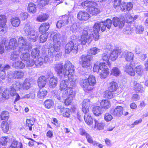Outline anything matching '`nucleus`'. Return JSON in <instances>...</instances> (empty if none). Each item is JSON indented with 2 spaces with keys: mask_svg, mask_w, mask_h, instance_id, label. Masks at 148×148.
Listing matches in <instances>:
<instances>
[{
  "mask_svg": "<svg viewBox=\"0 0 148 148\" xmlns=\"http://www.w3.org/2000/svg\"><path fill=\"white\" fill-rule=\"evenodd\" d=\"M101 28L98 24H95L93 28V30L89 29L84 30L81 38V42L82 44L85 45L86 43H90L92 40V36L95 41L99 39V32Z\"/></svg>",
  "mask_w": 148,
  "mask_h": 148,
  "instance_id": "obj_1",
  "label": "nucleus"
},
{
  "mask_svg": "<svg viewBox=\"0 0 148 148\" xmlns=\"http://www.w3.org/2000/svg\"><path fill=\"white\" fill-rule=\"evenodd\" d=\"M63 66L61 64H58L56 65L55 70L58 76L64 78V77L66 78L69 75H74V66L69 61H66L64 65V68Z\"/></svg>",
  "mask_w": 148,
  "mask_h": 148,
  "instance_id": "obj_2",
  "label": "nucleus"
},
{
  "mask_svg": "<svg viewBox=\"0 0 148 148\" xmlns=\"http://www.w3.org/2000/svg\"><path fill=\"white\" fill-rule=\"evenodd\" d=\"M61 36L59 33L55 34L53 37V45L49 44L48 46V54L51 57H53L55 55V52L60 50L61 46Z\"/></svg>",
  "mask_w": 148,
  "mask_h": 148,
  "instance_id": "obj_3",
  "label": "nucleus"
},
{
  "mask_svg": "<svg viewBox=\"0 0 148 148\" xmlns=\"http://www.w3.org/2000/svg\"><path fill=\"white\" fill-rule=\"evenodd\" d=\"M68 80H64L62 81L60 83L59 89L60 90H64L66 89V90L68 89V92H69L70 90H73V89L76 86V79L74 78L73 75H69L67 76Z\"/></svg>",
  "mask_w": 148,
  "mask_h": 148,
  "instance_id": "obj_4",
  "label": "nucleus"
},
{
  "mask_svg": "<svg viewBox=\"0 0 148 148\" xmlns=\"http://www.w3.org/2000/svg\"><path fill=\"white\" fill-rule=\"evenodd\" d=\"M109 65L106 64L104 62L95 63L93 67V71L94 72H98L101 70L100 77L102 78H106L109 73V71L108 68Z\"/></svg>",
  "mask_w": 148,
  "mask_h": 148,
  "instance_id": "obj_5",
  "label": "nucleus"
},
{
  "mask_svg": "<svg viewBox=\"0 0 148 148\" xmlns=\"http://www.w3.org/2000/svg\"><path fill=\"white\" fill-rule=\"evenodd\" d=\"M24 31L27 36V38L30 41L35 42L37 39L38 36L33 27L29 23H26L24 28Z\"/></svg>",
  "mask_w": 148,
  "mask_h": 148,
  "instance_id": "obj_6",
  "label": "nucleus"
},
{
  "mask_svg": "<svg viewBox=\"0 0 148 148\" xmlns=\"http://www.w3.org/2000/svg\"><path fill=\"white\" fill-rule=\"evenodd\" d=\"M121 0H114V7L119 12L120 10L125 12L131 10L133 7L132 3H124L120 4Z\"/></svg>",
  "mask_w": 148,
  "mask_h": 148,
  "instance_id": "obj_7",
  "label": "nucleus"
},
{
  "mask_svg": "<svg viewBox=\"0 0 148 148\" xmlns=\"http://www.w3.org/2000/svg\"><path fill=\"white\" fill-rule=\"evenodd\" d=\"M96 83L95 77L92 75L89 76L87 79H83L82 86L83 88L90 90Z\"/></svg>",
  "mask_w": 148,
  "mask_h": 148,
  "instance_id": "obj_8",
  "label": "nucleus"
},
{
  "mask_svg": "<svg viewBox=\"0 0 148 148\" xmlns=\"http://www.w3.org/2000/svg\"><path fill=\"white\" fill-rule=\"evenodd\" d=\"M17 43L20 51H29L32 48L31 45L27 43V40L23 37L18 38Z\"/></svg>",
  "mask_w": 148,
  "mask_h": 148,
  "instance_id": "obj_9",
  "label": "nucleus"
},
{
  "mask_svg": "<svg viewBox=\"0 0 148 148\" xmlns=\"http://www.w3.org/2000/svg\"><path fill=\"white\" fill-rule=\"evenodd\" d=\"M69 89L70 88L66 90H65L62 94V97L64 98L67 97L66 99H65L64 101V104L66 106L70 104L73 99V97L75 95V93L73 90H70L69 92H68V90H69Z\"/></svg>",
  "mask_w": 148,
  "mask_h": 148,
  "instance_id": "obj_10",
  "label": "nucleus"
},
{
  "mask_svg": "<svg viewBox=\"0 0 148 148\" xmlns=\"http://www.w3.org/2000/svg\"><path fill=\"white\" fill-rule=\"evenodd\" d=\"M77 46V44H74L73 41H70L67 43L65 46V53H69L71 51L74 54H76L78 51Z\"/></svg>",
  "mask_w": 148,
  "mask_h": 148,
  "instance_id": "obj_11",
  "label": "nucleus"
},
{
  "mask_svg": "<svg viewBox=\"0 0 148 148\" xmlns=\"http://www.w3.org/2000/svg\"><path fill=\"white\" fill-rule=\"evenodd\" d=\"M93 56L92 55H82L81 57L82 67H87L90 65V61L92 60Z\"/></svg>",
  "mask_w": 148,
  "mask_h": 148,
  "instance_id": "obj_12",
  "label": "nucleus"
},
{
  "mask_svg": "<svg viewBox=\"0 0 148 148\" xmlns=\"http://www.w3.org/2000/svg\"><path fill=\"white\" fill-rule=\"evenodd\" d=\"M42 56V57H40L34 61V64L37 67H40L43 64V62H47L49 59V57L46 53H43Z\"/></svg>",
  "mask_w": 148,
  "mask_h": 148,
  "instance_id": "obj_13",
  "label": "nucleus"
},
{
  "mask_svg": "<svg viewBox=\"0 0 148 148\" xmlns=\"http://www.w3.org/2000/svg\"><path fill=\"white\" fill-rule=\"evenodd\" d=\"M96 24H98L102 32H103L106 30V27L109 29L110 28L112 24V21L111 20L107 19L105 22L102 21L99 23H96Z\"/></svg>",
  "mask_w": 148,
  "mask_h": 148,
  "instance_id": "obj_14",
  "label": "nucleus"
},
{
  "mask_svg": "<svg viewBox=\"0 0 148 148\" xmlns=\"http://www.w3.org/2000/svg\"><path fill=\"white\" fill-rule=\"evenodd\" d=\"M73 18H69L68 16H64L62 20L58 21L56 24L57 27L60 28L66 25L69 21H71Z\"/></svg>",
  "mask_w": 148,
  "mask_h": 148,
  "instance_id": "obj_15",
  "label": "nucleus"
},
{
  "mask_svg": "<svg viewBox=\"0 0 148 148\" xmlns=\"http://www.w3.org/2000/svg\"><path fill=\"white\" fill-rule=\"evenodd\" d=\"M6 22L5 16L4 15H0V35L4 34L6 32L5 25Z\"/></svg>",
  "mask_w": 148,
  "mask_h": 148,
  "instance_id": "obj_16",
  "label": "nucleus"
},
{
  "mask_svg": "<svg viewBox=\"0 0 148 148\" xmlns=\"http://www.w3.org/2000/svg\"><path fill=\"white\" fill-rule=\"evenodd\" d=\"M110 113L116 117H120L123 114V108L121 106H118L114 110H111Z\"/></svg>",
  "mask_w": 148,
  "mask_h": 148,
  "instance_id": "obj_17",
  "label": "nucleus"
},
{
  "mask_svg": "<svg viewBox=\"0 0 148 148\" xmlns=\"http://www.w3.org/2000/svg\"><path fill=\"white\" fill-rule=\"evenodd\" d=\"M121 52V51L119 49L112 50V49L109 50L108 53L109 54V58L112 60H116L118 57L119 54Z\"/></svg>",
  "mask_w": 148,
  "mask_h": 148,
  "instance_id": "obj_18",
  "label": "nucleus"
},
{
  "mask_svg": "<svg viewBox=\"0 0 148 148\" xmlns=\"http://www.w3.org/2000/svg\"><path fill=\"white\" fill-rule=\"evenodd\" d=\"M112 23L115 27L118 26L119 28H122L124 25V22L122 21L121 17L120 20L118 17H115L113 18Z\"/></svg>",
  "mask_w": 148,
  "mask_h": 148,
  "instance_id": "obj_19",
  "label": "nucleus"
},
{
  "mask_svg": "<svg viewBox=\"0 0 148 148\" xmlns=\"http://www.w3.org/2000/svg\"><path fill=\"white\" fill-rule=\"evenodd\" d=\"M90 105L89 100L86 99L83 101L82 105V110L83 112L86 114H88V112L89 111Z\"/></svg>",
  "mask_w": 148,
  "mask_h": 148,
  "instance_id": "obj_20",
  "label": "nucleus"
},
{
  "mask_svg": "<svg viewBox=\"0 0 148 148\" xmlns=\"http://www.w3.org/2000/svg\"><path fill=\"white\" fill-rule=\"evenodd\" d=\"M90 15L85 11H81L79 12L77 14V18L81 20L86 21L90 17Z\"/></svg>",
  "mask_w": 148,
  "mask_h": 148,
  "instance_id": "obj_21",
  "label": "nucleus"
},
{
  "mask_svg": "<svg viewBox=\"0 0 148 148\" xmlns=\"http://www.w3.org/2000/svg\"><path fill=\"white\" fill-rule=\"evenodd\" d=\"M96 5V3L88 0L84 1L82 3V5L83 8L88 10L90 8H91L93 6H95Z\"/></svg>",
  "mask_w": 148,
  "mask_h": 148,
  "instance_id": "obj_22",
  "label": "nucleus"
},
{
  "mask_svg": "<svg viewBox=\"0 0 148 148\" xmlns=\"http://www.w3.org/2000/svg\"><path fill=\"white\" fill-rule=\"evenodd\" d=\"M125 71L131 76H134L135 73L131 66V63L127 64L125 67Z\"/></svg>",
  "mask_w": 148,
  "mask_h": 148,
  "instance_id": "obj_23",
  "label": "nucleus"
},
{
  "mask_svg": "<svg viewBox=\"0 0 148 148\" xmlns=\"http://www.w3.org/2000/svg\"><path fill=\"white\" fill-rule=\"evenodd\" d=\"M47 82L46 77L43 76H40L38 78V83L39 86L40 88L44 87Z\"/></svg>",
  "mask_w": 148,
  "mask_h": 148,
  "instance_id": "obj_24",
  "label": "nucleus"
},
{
  "mask_svg": "<svg viewBox=\"0 0 148 148\" xmlns=\"http://www.w3.org/2000/svg\"><path fill=\"white\" fill-rule=\"evenodd\" d=\"M7 47L8 48L11 49H15L18 47V43L15 38H12L10 39L9 42V45Z\"/></svg>",
  "mask_w": 148,
  "mask_h": 148,
  "instance_id": "obj_25",
  "label": "nucleus"
},
{
  "mask_svg": "<svg viewBox=\"0 0 148 148\" xmlns=\"http://www.w3.org/2000/svg\"><path fill=\"white\" fill-rule=\"evenodd\" d=\"M9 91L10 94L11 96L14 97L15 96V101H17L20 100V96L16 93L15 89L13 86L9 89Z\"/></svg>",
  "mask_w": 148,
  "mask_h": 148,
  "instance_id": "obj_26",
  "label": "nucleus"
},
{
  "mask_svg": "<svg viewBox=\"0 0 148 148\" xmlns=\"http://www.w3.org/2000/svg\"><path fill=\"white\" fill-rule=\"evenodd\" d=\"M58 84L57 78L55 77H51L49 80V86L50 88H54L57 86Z\"/></svg>",
  "mask_w": 148,
  "mask_h": 148,
  "instance_id": "obj_27",
  "label": "nucleus"
},
{
  "mask_svg": "<svg viewBox=\"0 0 148 148\" xmlns=\"http://www.w3.org/2000/svg\"><path fill=\"white\" fill-rule=\"evenodd\" d=\"M8 43L7 38H4L1 42H0V54H2L4 51V46L5 48L8 49L6 44Z\"/></svg>",
  "mask_w": 148,
  "mask_h": 148,
  "instance_id": "obj_28",
  "label": "nucleus"
},
{
  "mask_svg": "<svg viewBox=\"0 0 148 148\" xmlns=\"http://www.w3.org/2000/svg\"><path fill=\"white\" fill-rule=\"evenodd\" d=\"M49 25L48 23H42L39 28V32L42 33L46 32L49 29Z\"/></svg>",
  "mask_w": 148,
  "mask_h": 148,
  "instance_id": "obj_29",
  "label": "nucleus"
},
{
  "mask_svg": "<svg viewBox=\"0 0 148 148\" xmlns=\"http://www.w3.org/2000/svg\"><path fill=\"white\" fill-rule=\"evenodd\" d=\"M125 16H121V17L122 21L124 22H126L127 23H131L133 21V17L129 13H127L125 14Z\"/></svg>",
  "mask_w": 148,
  "mask_h": 148,
  "instance_id": "obj_30",
  "label": "nucleus"
},
{
  "mask_svg": "<svg viewBox=\"0 0 148 148\" xmlns=\"http://www.w3.org/2000/svg\"><path fill=\"white\" fill-rule=\"evenodd\" d=\"M12 75V77L15 79H21L23 77L24 73L22 71H15L13 72Z\"/></svg>",
  "mask_w": 148,
  "mask_h": 148,
  "instance_id": "obj_31",
  "label": "nucleus"
},
{
  "mask_svg": "<svg viewBox=\"0 0 148 148\" xmlns=\"http://www.w3.org/2000/svg\"><path fill=\"white\" fill-rule=\"evenodd\" d=\"M103 112V109L99 106H97L94 107L93 109V114L98 116L102 114Z\"/></svg>",
  "mask_w": 148,
  "mask_h": 148,
  "instance_id": "obj_32",
  "label": "nucleus"
},
{
  "mask_svg": "<svg viewBox=\"0 0 148 148\" xmlns=\"http://www.w3.org/2000/svg\"><path fill=\"white\" fill-rule=\"evenodd\" d=\"M22 52V51H20L19 49L18 51H14L12 52L10 55L11 60L14 61L18 59L19 57V54Z\"/></svg>",
  "mask_w": 148,
  "mask_h": 148,
  "instance_id": "obj_33",
  "label": "nucleus"
},
{
  "mask_svg": "<svg viewBox=\"0 0 148 148\" xmlns=\"http://www.w3.org/2000/svg\"><path fill=\"white\" fill-rule=\"evenodd\" d=\"M28 51H22L21 54V55L20 58L23 61H27L30 58V54L27 52Z\"/></svg>",
  "mask_w": 148,
  "mask_h": 148,
  "instance_id": "obj_34",
  "label": "nucleus"
},
{
  "mask_svg": "<svg viewBox=\"0 0 148 148\" xmlns=\"http://www.w3.org/2000/svg\"><path fill=\"white\" fill-rule=\"evenodd\" d=\"M134 88L135 89L136 92L138 93L139 92H142L143 91V86L139 83H137L136 82H134Z\"/></svg>",
  "mask_w": 148,
  "mask_h": 148,
  "instance_id": "obj_35",
  "label": "nucleus"
},
{
  "mask_svg": "<svg viewBox=\"0 0 148 148\" xmlns=\"http://www.w3.org/2000/svg\"><path fill=\"white\" fill-rule=\"evenodd\" d=\"M9 125L8 123L5 121H3L1 123V127L4 133H6L9 130Z\"/></svg>",
  "mask_w": 148,
  "mask_h": 148,
  "instance_id": "obj_36",
  "label": "nucleus"
},
{
  "mask_svg": "<svg viewBox=\"0 0 148 148\" xmlns=\"http://www.w3.org/2000/svg\"><path fill=\"white\" fill-rule=\"evenodd\" d=\"M47 92L44 88H40L38 91L37 97L40 99L43 98L47 94Z\"/></svg>",
  "mask_w": 148,
  "mask_h": 148,
  "instance_id": "obj_37",
  "label": "nucleus"
},
{
  "mask_svg": "<svg viewBox=\"0 0 148 148\" xmlns=\"http://www.w3.org/2000/svg\"><path fill=\"white\" fill-rule=\"evenodd\" d=\"M13 67L16 69H22L25 67V65L22 61H18L14 62L12 65Z\"/></svg>",
  "mask_w": 148,
  "mask_h": 148,
  "instance_id": "obj_38",
  "label": "nucleus"
},
{
  "mask_svg": "<svg viewBox=\"0 0 148 148\" xmlns=\"http://www.w3.org/2000/svg\"><path fill=\"white\" fill-rule=\"evenodd\" d=\"M100 105L101 108L107 109L109 108L111 105L110 101L107 100H103L100 103Z\"/></svg>",
  "mask_w": 148,
  "mask_h": 148,
  "instance_id": "obj_39",
  "label": "nucleus"
},
{
  "mask_svg": "<svg viewBox=\"0 0 148 148\" xmlns=\"http://www.w3.org/2000/svg\"><path fill=\"white\" fill-rule=\"evenodd\" d=\"M84 118L85 122L88 125H90L92 124L93 120L90 115L88 114H85Z\"/></svg>",
  "mask_w": 148,
  "mask_h": 148,
  "instance_id": "obj_40",
  "label": "nucleus"
},
{
  "mask_svg": "<svg viewBox=\"0 0 148 148\" xmlns=\"http://www.w3.org/2000/svg\"><path fill=\"white\" fill-rule=\"evenodd\" d=\"M88 11L90 14L92 15H97L100 12V10L95 7V6H93L91 8H90Z\"/></svg>",
  "mask_w": 148,
  "mask_h": 148,
  "instance_id": "obj_41",
  "label": "nucleus"
},
{
  "mask_svg": "<svg viewBox=\"0 0 148 148\" xmlns=\"http://www.w3.org/2000/svg\"><path fill=\"white\" fill-rule=\"evenodd\" d=\"M48 17V15L46 14H42L39 15L36 18V20L38 22H42L45 21Z\"/></svg>",
  "mask_w": 148,
  "mask_h": 148,
  "instance_id": "obj_42",
  "label": "nucleus"
},
{
  "mask_svg": "<svg viewBox=\"0 0 148 148\" xmlns=\"http://www.w3.org/2000/svg\"><path fill=\"white\" fill-rule=\"evenodd\" d=\"M124 57L127 61H131L133 60L134 55L132 52H127L125 53Z\"/></svg>",
  "mask_w": 148,
  "mask_h": 148,
  "instance_id": "obj_43",
  "label": "nucleus"
},
{
  "mask_svg": "<svg viewBox=\"0 0 148 148\" xmlns=\"http://www.w3.org/2000/svg\"><path fill=\"white\" fill-rule=\"evenodd\" d=\"M28 10L30 12L34 13L36 11V6L34 3H29L28 5Z\"/></svg>",
  "mask_w": 148,
  "mask_h": 148,
  "instance_id": "obj_44",
  "label": "nucleus"
},
{
  "mask_svg": "<svg viewBox=\"0 0 148 148\" xmlns=\"http://www.w3.org/2000/svg\"><path fill=\"white\" fill-rule=\"evenodd\" d=\"M9 117V112L6 111H3L0 114L1 118L2 120H8Z\"/></svg>",
  "mask_w": 148,
  "mask_h": 148,
  "instance_id": "obj_45",
  "label": "nucleus"
},
{
  "mask_svg": "<svg viewBox=\"0 0 148 148\" xmlns=\"http://www.w3.org/2000/svg\"><path fill=\"white\" fill-rule=\"evenodd\" d=\"M10 148H23L22 144L17 141L14 140L12 142Z\"/></svg>",
  "mask_w": 148,
  "mask_h": 148,
  "instance_id": "obj_46",
  "label": "nucleus"
},
{
  "mask_svg": "<svg viewBox=\"0 0 148 148\" xmlns=\"http://www.w3.org/2000/svg\"><path fill=\"white\" fill-rule=\"evenodd\" d=\"M45 106L46 108L49 109L53 107V102L51 99L46 100L44 102Z\"/></svg>",
  "mask_w": 148,
  "mask_h": 148,
  "instance_id": "obj_47",
  "label": "nucleus"
},
{
  "mask_svg": "<svg viewBox=\"0 0 148 148\" xmlns=\"http://www.w3.org/2000/svg\"><path fill=\"white\" fill-rule=\"evenodd\" d=\"M11 22L13 26L17 27L19 25L20 23V20L18 17H15L12 19Z\"/></svg>",
  "mask_w": 148,
  "mask_h": 148,
  "instance_id": "obj_48",
  "label": "nucleus"
},
{
  "mask_svg": "<svg viewBox=\"0 0 148 148\" xmlns=\"http://www.w3.org/2000/svg\"><path fill=\"white\" fill-rule=\"evenodd\" d=\"M40 53L38 49H33L31 52V56L34 58H36L38 56Z\"/></svg>",
  "mask_w": 148,
  "mask_h": 148,
  "instance_id": "obj_49",
  "label": "nucleus"
},
{
  "mask_svg": "<svg viewBox=\"0 0 148 148\" xmlns=\"http://www.w3.org/2000/svg\"><path fill=\"white\" fill-rule=\"evenodd\" d=\"M109 86V90L112 92L116 90L118 86L117 84L114 82H111Z\"/></svg>",
  "mask_w": 148,
  "mask_h": 148,
  "instance_id": "obj_50",
  "label": "nucleus"
},
{
  "mask_svg": "<svg viewBox=\"0 0 148 148\" xmlns=\"http://www.w3.org/2000/svg\"><path fill=\"white\" fill-rule=\"evenodd\" d=\"M30 80L28 79H25L23 84L24 89L27 90L31 87Z\"/></svg>",
  "mask_w": 148,
  "mask_h": 148,
  "instance_id": "obj_51",
  "label": "nucleus"
},
{
  "mask_svg": "<svg viewBox=\"0 0 148 148\" xmlns=\"http://www.w3.org/2000/svg\"><path fill=\"white\" fill-rule=\"evenodd\" d=\"M95 123V127H97L98 130H100L103 129V123H100L99 121L96 119H94Z\"/></svg>",
  "mask_w": 148,
  "mask_h": 148,
  "instance_id": "obj_52",
  "label": "nucleus"
},
{
  "mask_svg": "<svg viewBox=\"0 0 148 148\" xmlns=\"http://www.w3.org/2000/svg\"><path fill=\"white\" fill-rule=\"evenodd\" d=\"M9 140L8 137H3L0 138V145L3 146H5Z\"/></svg>",
  "mask_w": 148,
  "mask_h": 148,
  "instance_id": "obj_53",
  "label": "nucleus"
},
{
  "mask_svg": "<svg viewBox=\"0 0 148 148\" xmlns=\"http://www.w3.org/2000/svg\"><path fill=\"white\" fill-rule=\"evenodd\" d=\"M101 50L96 47H94L91 48L88 51V53L92 55H96Z\"/></svg>",
  "mask_w": 148,
  "mask_h": 148,
  "instance_id": "obj_54",
  "label": "nucleus"
},
{
  "mask_svg": "<svg viewBox=\"0 0 148 148\" xmlns=\"http://www.w3.org/2000/svg\"><path fill=\"white\" fill-rule=\"evenodd\" d=\"M111 90L106 91L104 95V97L106 98L111 99L114 97V93L112 92Z\"/></svg>",
  "mask_w": 148,
  "mask_h": 148,
  "instance_id": "obj_55",
  "label": "nucleus"
},
{
  "mask_svg": "<svg viewBox=\"0 0 148 148\" xmlns=\"http://www.w3.org/2000/svg\"><path fill=\"white\" fill-rule=\"evenodd\" d=\"M12 86L15 89L20 91H22L24 89L23 85H22L18 82H16L15 84H13Z\"/></svg>",
  "mask_w": 148,
  "mask_h": 148,
  "instance_id": "obj_56",
  "label": "nucleus"
},
{
  "mask_svg": "<svg viewBox=\"0 0 148 148\" xmlns=\"http://www.w3.org/2000/svg\"><path fill=\"white\" fill-rule=\"evenodd\" d=\"M109 53H104L102 55V59L103 60L106 61V62L107 63V64H107L109 65V66H110V64H108V62H109V59H110L109 58Z\"/></svg>",
  "mask_w": 148,
  "mask_h": 148,
  "instance_id": "obj_57",
  "label": "nucleus"
},
{
  "mask_svg": "<svg viewBox=\"0 0 148 148\" xmlns=\"http://www.w3.org/2000/svg\"><path fill=\"white\" fill-rule=\"evenodd\" d=\"M135 71L136 73L139 75H142L143 72V69L142 66L139 65L136 67L135 69Z\"/></svg>",
  "mask_w": 148,
  "mask_h": 148,
  "instance_id": "obj_58",
  "label": "nucleus"
},
{
  "mask_svg": "<svg viewBox=\"0 0 148 148\" xmlns=\"http://www.w3.org/2000/svg\"><path fill=\"white\" fill-rule=\"evenodd\" d=\"M120 73V71L119 69L117 67H114L112 69L111 74L117 76Z\"/></svg>",
  "mask_w": 148,
  "mask_h": 148,
  "instance_id": "obj_59",
  "label": "nucleus"
},
{
  "mask_svg": "<svg viewBox=\"0 0 148 148\" xmlns=\"http://www.w3.org/2000/svg\"><path fill=\"white\" fill-rule=\"evenodd\" d=\"M47 34L46 33L42 34L40 37L39 41L41 42H44L47 40Z\"/></svg>",
  "mask_w": 148,
  "mask_h": 148,
  "instance_id": "obj_60",
  "label": "nucleus"
},
{
  "mask_svg": "<svg viewBox=\"0 0 148 148\" xmlns=\"http://www.w3.org/2000/svg\"><path fill=\"white\" fill-rule=\"evenodd\" d=\"M34 123L33 120L31 119H27L26 121V124L28 127L29 130H32V126L34 125Z\"/></svg>",
  "mask_w": 148,
  "mask_h": 148,
  "instance_id": "obj_61",
  "label": "nucleus"
},
{
  "mask_svg": "<svg viewBox=\"0 0 148 148\" xmlns=\"http://www.w3.org/2000/svg\"><path fill=\"white\" fill-rule=\"evenodd\" d=\"M104 119L107 122L110 121L113 119L112 116L108 113H106L105 114Z\"/></svg>",
  "mask_w": 148,
  "mask_h": 148,
  "instance_id": "obj_62",
  "label": "nucleus"
},
{
  "mask_svg": "<svg viewBox=\"0 0 148 148\" xmlns=\"http://www.w3.org/2000/svg\"><path fill=\"white\" fill-rule=\"evenodd\" d=\"M78 27V24L76 23H74L71 27V30L73 32H76L77 31Z\"/></svg>",
  "mask_w": 148,
  "mask_h": 148,
  "instance_id": "obj_63",
  "label": "nucleus"
},
{
  "mask_svg": "<svg viewBox=\"0 0 148 148\" xmlns=\"http://www.w3.org/2000/svg\"><path fill=\"white\" fill-rule=\"evenodd\" d=\"M34 64V60L30 58L26 62V65L27 67L32 66Z\"/></svg>",
  "mask_w": 148,
  "mask_h": 148,
  "instance_id": "obj_64",
  "label": "nucleus"
}]
</instances>
